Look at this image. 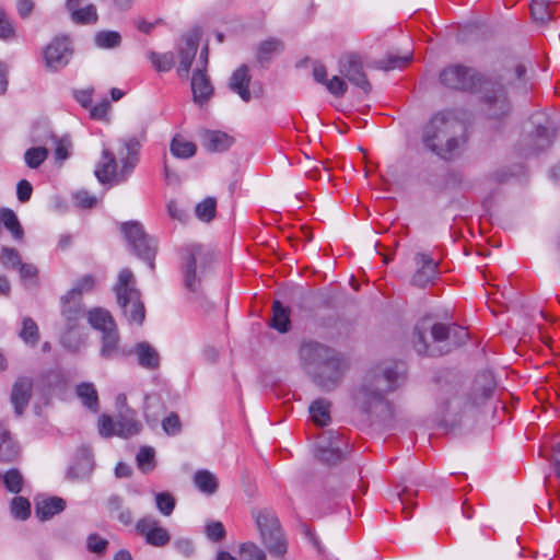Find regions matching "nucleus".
I'll return each mask as SVG.
<instances>
[{"instance_id":"nucleus-11","label":"nucleus","mask_w":560,"mask_h":560,"mask_svg":"<svg viewBox=\"0 0 560 560\" xmlns=\"http://www.w3.org/2000/svg\"><path fill=\"white\" fill-rule=\"evenodd\" d=\"M121 232L135 254L141 259L149 262L151 269L154 268V256L156 242L153 237L144 232L141 223L138 221L125 222L121 224Z\"/></svg>"},{"instance_id":"nucleus-50","label":"nucleus","mask_w":560,"mask_h":560,"mask_svg":"<svg viewBox=\"0 0 560 560\" xmlns=\"http://www.w3.org/2000/svg\"><path fill=\"white\" fill-rule=\"evenodd\" d=\"M171 536L164 527L160 525L151 533H147V544L154 547H164L170 542Z\"/></svg>"},{"instance_id":"nucleus-35","label":"nucleus","mask_w":560,"mask_h":560,"mask_svg":"<svg viewBox=\"0 0 560 560\" xmlns=\"http://www.w3.org/2000/svg\"><path fill=\"white\" fill-rule=\"evenodd\" d=\"M412 60V54H406L404 56L387 54L383 58L375 62V67L381 70L389 71L394 69H400L406 67Z\"/></svg>"},{"instance_id":"nucleus-21","label":"nucleus","mask_w":560,"mask_h":560,"mask_svg":"<svg viewBox=\"0 0 560 560\" xmlns=\"http://www.w3.org/2000/svg\"><path fill=\"white\" fill-rule=\"evenodd\" d=\"M191 91L194 101L198 104L206 103L213 94V86L206 71L197 68L191 78Z\"/></svg>"},{"instance_id":"nucleus-36","label":"nucleus","mask_w":560,"mask_h":560,"mask_svg":"<svg viewBox=\"0 0 560 560\" xmlns=\"http://www.w3.org/2000/svg\"><path fill=\"white\" fill-rule=\"evenodd\" d=\"M71 12V19L75 24H95L98 20L97 11L94 4H88L84 8H67Z\"/></svg>"},{"instance_id":"nucleus-4","label":"nucleus","mask_w":560,"mask_h":560,"mask_svg":"<svg viewBox=\"0 0 560 560\" xmlns=\"http://www.w3.org/2000/svg\"><path fill=\"white\" fill-rule=\"evenodd\" d=\"M304 370L324 389H332L341 380L347 364L332 348L316 341H304L299 351Z\"/></svg>"},{"instance_id":"nucleus-59","label":"nucleus","mask_w":560,"mask_h":560,"mask_svg":"<svg viewBox=\"0 0 560 560\" xmlns=\"http://www.w3.org/2000/svg\"><path fill=\"white\" fill-rule=\"evenodd\" d=\"M14 26L5 15V13L0 10V39H9L14 36Z\"/></svg>"},{"instance_id":"nucleus-3","label":"nucleus","mask_w":560,"mask_h":560,"mask_svg":"<svg viewBox=\"0 0 560 560\" xmlns=\"http://www.w3.org/2000/svg\"><path fill=\"white\" fill-rule=\"evenodd\" d=\"M404 374V365L398 363L372 369L354 394L355 405L386 428H392L395 410L386 397L399 387Z\"/></svg>"},{"instance_id":"nucleus-26","label":"nucleus","mask_w":560,"mask_h":560,"mask_svg":"<svg viewBox=\"0 0 560 560\" xmlns=\"http://www.w3.org/2000/svg\"><path fill=\"white\" fill-rule=\"evenodd\" d=\"M65 508V501L61 498L54 497L38 501L36 503L35 513L39 520L46 521L52 517L54 515L62 512Z\"/></svg>"},{"instance_id":"nucleus-5","label":"nucleus","mask_w":560,"mask_h":560,"mask_svg":"<svg viewBox=\"0 0 560 560\" xmlns=\"http://www.w3.org/2000/svg\"><path fill=\"white\" fill-rule=\"evenodd\" d=\"M422 141L436 155L453 159L466 141L465 126L452 112H440L424 126Z\"/></svg>"},{"instance_id":"nucleus-22","label":"nucleus","mask_w":560,"mask_h":560,"mask_svg":"<svg viewBox=\"0 0 560 560\" xmlns=\"http://www.w3.org/2000/svg\"><path fill=\"white\" fill-rule=\"evenodd\" d=\"M20 455V447L13 441L4 423H0V462H14Z\"/></svg>"},{"instance_id":"nucleus-64","label":"nucleus","mask_w":560,"mask_h":560,"mask_svg":"<svg viewBox=\"0 0 560 560\" xmlns=\"http://www.w3.org/2000/svg\"><path fill=\"white\" fill-rule=\"evenodd\" d=\"M110 104L107 100H103L91 108V117L94 119H104L109 110Z\"/></svg>"},{"instance_id":"nucleus-24","label":"nucleus","mask_w":560,"mask_h":560,"mask_svg":"<svg viewBox=\"0 0 560 560\" xmlns=\"http://www.w3.org/2000/svg\"><path fill=\"white\" fill-rule=\"evenodd\" d=\"M119 334L117 326H113L102 332V346L100 354L103 359L110 360L119 352Z\"/></svg>"},{"instance_id":"nucleus-57","label":"nucleus","mask_w":560,"mask_h":560,"mask_svg":"<svg viewBox=\"0 0 560 560\" xmlns=\"http://www.w3.org/2000/svg\"><path fill=\"white\" fill-rule=\"evenodd\" d=\"M163 430L168 435H175L180 431V421L176 413H171L162 422Z\"/></svg>"},{"instance_id":"nucleus-23","label":"nucleus","mask_w":560,"mask_h":560,"mask_svg":"<svg viewBox=\"0 0 560 560\" xmlns=\"http://www.w3.org/2000/svg\"><path fill=\"white\" fill-rule=\"evenodd\" d=\"M135 354L138 358V363L147 370H156L160 366V354L149 342L137 343Z\"/></svg>"},{"instance_id":"nucleus-18","label":"nucleus","mask_w":560,"mask_h":560,"mask_svg":"<svg viewBox=\"0 0 560 560\" xmlns=\"http://www.w3.org/2000/svg\"><path fill=\"white\" fill-rule=\"evenodd\" d=\"M32 380L28 377H19L12 386L11 402L14 406L16 416H21L28 405L32 397Z\"/></svg>"},{"instance_id":"nucleus-45","label":"nucleus","mask_w":560,"mask_h":560,"mask_svg":"<svg viewBox=\"0 0 560 560\" xmlns=\"http://www.w3.org/2000/svg\"><path fill=\"white\" fill-rule=\"evenodd\" d=\"M48 156V150L44 147L30 148L24 153V161L30 168L39 167Z\"/></svg>"},{"instance_id":"nucleus-8","label":"nucleus","mask_w":560,"mask_h":560,"mask_svg":"<svg viewBox=\"0 0 560 560\" xmlns=\"http://www.w3.org/2000/svg\"><path fill=\"white\" fill-rule=\"evenodd\" d=\"M252 515L260 533L261 541L269 553L275 557L284 556L288 544L275 511L265 508L253 511Z\"/></svg>"},{"instance_id":"nucleus-58","label":"nucleus","mask_w":560,"mask_h":560,"mask_svg":"<svg viewBox=\"0 0 560 560\" xmlns=\"http://www.w3.org/2000/svg\"><path fill=\"white\" fill-rule=\"evenodd\" d=\"M166 208L170 218H172L173 220H177L180 223L186 222L188 214L183 208L179 207V205L175 200L168 201Z\"/></svg>"},{"instance_id":"nucleus-55","label":"nucleus","mask_w":560,"mask_h":560,"mask_svg":"<svg viewBox=\"0 0 560 560\" xmlns=\"http://www.w3.org/2000/svg\"><path fill=\"white\" fill-rule=\"evenodd\" d=\"M159 525V521L153 516H144L137 522L136 530L145 539L147 533L153 532L155 528H158Z\"/></svg>"},{"instance_id":"nucleus-28","label":"nucleus","mask_w":560,"mask_h":560,"mask_svg":"<svg viewBox=\"0 0 560 560\" xmlns=\"http://www.w3.org/2000/svg\"><path fill=\"white\" fill-rule=\"evenodd\" d=\"M233 144V138L222 131H208L205 135V148L210 152H223Z\"/></svg>"},{"instance_id":"nucleus-60","label":"nucleus","mask_w":560,"mask_h":560,"mask_svg":"<svg viewBox=\"0 0 560 560\" xmlns=\"http://www.w3.org/2000/svg\"><path fill=\"white\" fill-rule=\"evenodd\" d=\"M20 277L23 281L35 282L38 270L35 265L28 262H22L18 268Z\"/></svg>"},{"instance_id":"nucleus-31","label":"nucleus","mask_w":560,"mask_h":560,"mask_svg":"<svg viewBox=\"0 0 560 560\" xmlns=\"http://www.w3.org/2000/svg\"><path fill=\"white\" fill-rule=\"evenodd\" d=\"M88 322L90 325L101 332L106 331L113 326H116V323L110 315V313L102 307H95L88 312Z\"/></svg>"},{"instance_id":"nucleus-13","label":"nucleus","mask_w":560,"mask_h":560,"mask_svg":"<svg viewBox=\"0 0 560 560\" xmlns=\"http://www.w3.org/2000/svg\"><path fill=\"white\" fill-rule=\"evenodd\" d=\"M535 127L533 132V151L540 152L548 149L556 137L557 125L546 113H536L532 116Z\"/></svg>"},{"instance_id":"nucleus-40","label":"nucleus","mask_w":560,"mask_h":560,"mask_svg":"<svg viewBox=\"0 0 560 560\" xmlns=\"http://www.w3.org/2000/svg\"><path fill=\"white\" fill-rule=\"evenodd\" d=\"M330 404L325 399H317L310 406L312 420L320 425H327L330 422L329 413Z\"/></svg>"},{"instance_id":"nucleus-2","label":"nucleus","mask_w":560,"mask_h":560,"mask_svg":"<svg viewBox=\"0 0 560 560\" xmlns=\"http://www.w3.org/2000/svg\"><path fill=\"white\" fill-rule=\"evenodd\" d=\"M497 386L490 371L478 373L469 387L459 381H446L441 384L436 395V415L445 425H456L464 416L485 405Z\"/></svg>"},{"instance_id":"nucleus-20","label":"nucleus","mask_w":560,"mask_h":560,"mask_svg":"<svg viewBox=\"0 0 560 560\" xmlns=\"http://www.w3.org/2000/svg\"><path fill=\"white\" fill-rule=\"evenodd\" d=\"M252 77L246 65L237 68L230 78L229 88L244 101L249 102L253 97L249 90Z\"/></svg>"},{"instance_id":"nucleus-7","label":"nucleus","mask_w":560,"mask_h":560,"mask_svg":"<svg viewBox=\"0 0 560 560\" xmlns=\"http://www.w3.org/2000/svg\"><path fill=\"white\" fill-rule=\"evenodd\" d=\"M116 302L129 324L141 325L145 318V308L141 292L137 288L133 272L129 268L121 269L113 287Z\"/></svg>"},{"instance_id":"nucleus-16","label":"nucleus","mask_w":560,"mask_h":560,"mask_svg":"<svg viewBox=\"0 0 560 560\" xmlns=\"http://www.w3.org/2000/svg\"><path fill=\"white\" fill-rule=\"evenodd\" d=\"M342 444L338 433L325 432L317 442V457L328 465H336L345 456Z\"/></svg>"},{"instance_id":"nucleus-1","label":"nucleus","mask_w":560,"mask_h":560,"mask_svg":"<svg viewBox=\"0 0 560 560\" xmlns=\"http://www.w3.org/2000/svg\"><path fill=\"white\" fill-rule=\"evenodd\" d=\"M526 71V65L518 62L501 73L483 79L470 67L451 65L441 71L440 81L444 86L459 91H474L479 86L486 117L490 120L503 121L512 110L509 88L526 91L524 79Z\"/></svg>"},{"instance_id":"nucleus-41","label":"nucleus","mask_w":560,"mask_h":560,"mask_svg":"<svg viewBox=\"0 0 560 560\" xmlns=\"http://www.w3.org/2000/svg\"><path fill=\"white\" fill-rule=\"evenodd\" d=\"M0 479L3 481L4 487L12 493H20L23 487V476L16 468H11L7 471H0Z\"/></svg>"},{"instance_id":"nucleus-19","label":"nucleus","mask_w":560,"mask_h":560,"mask_svg":"<svg viewBox=\"0 0 560 560\" xmlns=\"http://www.w3.org/2000/svg\"><path fill=\"white\" fill-rule=\"evenodd\" d=\"M61 302V316L65 320L66 328L71 331L78 327L79 320L83 317V305L82 301L68 298V295H62L60 299Z\"/></svg>"},{"instance_id":"nucleus-38","label":"nucleus","mask_w":560,"mask_h":560,"mask_svg":"<svg viewBox=\"0 0 560 560\" xmlns=\"http://www.w3.org/2000/svg\"><path fill=\"white\" fill-rule=\"evenodd\" d=\"M273 316L271 319V327L279 332H287L290 328L289 310L284 307L279 301L273 302Z\"/></svg>"},{"instance_id":"nucleus-6","label":"nucleus","mask_w":560,"mask_h":560,"mask_svg":"<svg viewBox=\"0 0 560 560\" xmlns=\"http://www.w3.org/2000/svg\"><path fill=\"white\" fill-rule=\"evenodd\" d=\"M126 154L120 158V170L115 154L109 149H103L102 156L95 168V176L102 184L122 183L131 174L138 163L140 142L131 137L122 141Z\"/></svg>"},{"instance_id":"nucleus-62","label":"nucleus","mask_w":560,"mask_h":560,"mask_svg":"<svg viewBox=\"0 0 560 560\" xmlns=\"http://www.w3.org/2000/svg\"><path fill=\"white\" fill-rule=\"evenodd\" d=\"M32 192H33V187H32V185H31V183L28 180L21 179L18 183L16 195H18V199L21 202L28 201L31 199Z\"/></svg>"},{"instance_id":"nucleus-46","label":"nucleus","mask_w":560,"mask_h":560,"mask_svg":"<svg viewBox=\"0 0 560 560\" xmlns=\"http://www.w3.org/2000/svg\"><path fill=\"white\" fill-rule=\"evenodd\" d=\"M0 264L7 269H18L22 264L20 253L9 246H3L0 253Z\"/></svg>"},{"instance_id":"nucleus-47","label":"nucleus","mask_w":560,"mask_h":560,"mask_svg":"<svg viewBox=\"0 0 560 560\" xmlns=\"http://www.w3.org/2000/svg\"><path fill=\"white\" fill-rule=\"evenodd\" d=\"M217 201L212 197L206 198L196 206V215L201 221L209 222L214 218Z\"/></svg>"},{"instance_id":"nucleus-44","label":"nucleus","mask_w":560,"mask_h":560,"mask_svg":"<svg viewBox=\"0 0 560 560\" xmlns=\"http://www.w3.org/2000/svg\"><path fill=\"white\" fill-rule=\"evenodd\" d=\"M94 40L97 47L110 49L120 45L121 36L116 31H101L95 34Z\"/></svg>"},{"instance_id":"nucleus-39","label":"nucleus","mask_w":560,"mask_h":560,"mask_svg":"<svg viewBox=\"0 0 560 560\" xmlns=\"http://www.w3.org/2000/svg\"><path fill=\"white\" fill-rule=\"evenodd\" d=\"M194 483L197 489L203 493L212 494L217 491L218 481L215 476L209 470H198L194 476Z\"/></svg>"},{"instance_id":"nucleus-10","label":"nucleus","mask_w":560,"mask_h":560,"mask_svg":"<svg viewBox=\"0 0 560 560\" xmlns=\"http://www.w3.org/2000/svg\"><path fill=\"white\" fill-rule=\"evenodd\" d=\"M431 331V338L435 342H443L454 339V342H463L468 334L467 331L456 325H445V324H434L430 326L428 322L424 319L419 323L413 330V345L418 353L420 354H429L434 355L435 351L430 349L427 341V331Z\"/></svg>"},{"instance_id":"nucleus-63","label":"nucleus","mask_w":560,"mask_h":560,"mask_svg":"<svg viewBox=\"0 0 560 560\" xmlns=\"http://www.w3.org/2000/svg\"><path fill=\"white\" fill-rule=\"evenodd\" d=\"M174 547L177 550V552H179L180 555H183L186 558L191 557L195 552V547H194L192 541L187 538L177 539L174 542Z\"/></svg>"},{"instance_id":"nucleus-32","label":"nucleus","mask_w":560,"mask_h":560,"mask_svg":"<svg viewBox=\"0 0 560 560\" xmlns=\"http://www.w3.org/2000/svg\"><path fill=\"white\" fill-rule=\"evenodd\" d=\"M75 393L86 408L92 411H97L98 395L93 383L83 382L78 384Z\"/></svg>"},{"instance_id":"nucleus-15","label":"nucleus","mask_w":560,"mask_h":560,"mask_svg":"<svg viewBox=\"0 0 560 560\" xmlns=\"http://www.w3.org/2000/svg\"><path fill=\"white\" fill-rule=\"evenodd\" d=\"M70 40L67 36L55 37L44 49V60L50 70H59L68 65L71 57Z\"/></svg>"},{"instance_id":"nucleus-48","label":"nucleus","mask_w":560,"mask_h":560,"mask_svg":"<svg viewBox=\"0 0 560 560\" xmlns=\"http://www.w3.org/2000/svg\"><path fill=\"white\" fill-rule=\"evenodd\" d=\"M150 60L158 71H170L174 66V56L172 52H151Z\"/></svg>"},{"instance_id":"nucleus-54","label":"nucleus","mask_w":560,"mask_h":560,"mask_svg":"<svg viewBox=\"0 0 560 560\" xmlns=\"http://www.w3.org/2000/svg\"><path fill=\"white\" fill-rule=\"evenodd\" d=\"M86 546L90 552L102 555L107 549L108 540L96 534H91L88 536Z\"/></svg>"},{"instance_id":"nucleus-12","label":"nucleus","mask_w":560,"mask_h":560,"mask_svg":"<svg viewBox=\"0 0 560 560\" xmlns=\"http://www.w3.org/2000/svg\"><path fill=\"white\" fill-rule=\"evenodd\" d=\"M338 68L339 73L351 84L360 88L364 93L371 91V83L363 69V59L359 54L348 52L341 56L338 61Z\"/></svg>"},{"instance_id":"nucleus-33","label":"nucleus","mask_w":560,"mask_h":560,"mask_svg":"<svg viewBox=\"0 0 560 560\" xmlns=\"http://www.w3.org/2000/svg\"><path fill=\"white\" fill-rule=\"evenodd\" d=\"M170 151L177 159H189L196 154L197 147L194 142L176 135L171 141Z\"/></svg>"},{"instance_id":"nucleus-53","label":"nucleus","mask_w":560,"mask_h":560,"mask_svg":"<svg viewBox=\"0 0 560 560\" xmlns=\"http://www.w3.org/2000/svg\"><path fill=\"white\" fill-rule=\"evenodd\" d=\"M328 92L332 94L334 96L341 97L345 95V93L348 90V85L346 81L340 78L339 75H334L331 79H327L326 83L324 84Z\"/></svg>"},{"instance_id":"nucleus-52","label":"nucleus","mask_w":560,"mask_h":560,"mask_svg":"<svg viewBox=\"0 0 560 560\" xmlns=\"http://www.w3.org/2000/svg\"><path fill=\"white\" fill-rule=\"evenodd\" d=\"M155 503L158 510L165 516H170L175 508L174 498L166 492L158 493L155 495Z\"/></svg>"},{"instance_id":"nucleus-49","label":"nucleus","mask_w":560,"mask_h":560,"mask_svg":"<svg viewBox=\"0 0 560 560\" xmlns=\"http://www.w3.org/2000/svg\"><path fill=\"white\" fill-rule=\"evenodd\" d=\"M11 512L18 520L24 521L31 514V504L23 497H15L11 502Z\"/></svg>"},{"instance_id":"nucleus-9","label":"nucleus","mask_w":560,"mask_h":560,"mask_svg":"<svg viewBox=\"0 0 560 560\" xmlns=\"http://www.w3.org/2000/svg\"><path fill=\"white\" fill-rule=\"evenodd\" d=\"M211 262L210 253L201 245H189L183 250L184 285L192 294L200 293L201 280Z\"/></svg>"},{"instance_id":"nucleus-42","label":"nucleus","mask_w":560,"mask_h":560,"mask_svg":"<svg viewBox=\"0 0 560 560\" xmlns=\"http://www.w3.org/2000/svg\"><path fill=\"white\" fill-rule=\"evenodd\" d=\"M19 336L25 343L35 346L39 340L37 324L31 317H24Z\"/></svg>"},{"instance_id":"nucleus-17","label":"nucleus","mask_w":560,"mask_h":560,"mask_svg":"<svg viewBox=\"0 0 560 560\" xmlns=\"http://www.w3.org/2000/svg\"><path fill=\"white\" fill-rule=\"evenodd\" d=\"M199 39L200 34L197 31H192L183 36L178 45L179 66L177 71L180 78H187L189 74L192 60L197 54Z\"/></svg>"},{"instance_id":"nucleus-37","label":"nucleus","mask_w":560,"mask_h":560,"mask_svg":"<svg viewBox=\"0 0 560 560\" xmlns=\"http://www.w3.org/2000/svg\"><path fill=\"white\" fill-rule=\"evenodd\" d=\"M96 283L97 281L94 276L84 275L73 284L66 295H68V298L82 301V295L92 292L95 289Z\"/></svg>"},{"instance_id":"nucleus-27","label":"nucleus","mask_w":560,"mask_h":560,"mask_svg":"<svg viewBox=\"0 0 560 560\" xmlns=\"http://www.w3.org/2000/svg\"><path fill=\"white\" fill-rule=\"evenodd\" d=\"M141 430V423L136 420L133 411H127L120 415L116 420L115 434L121 438H129L138 434Z\"/></svg>"},{"instance_id":"nucleus-14","label":"nucleus","mask_w":560,"mask_h":560,"mask_svg":"<svg viewBox=\"0 0 560 560\" xmlns=\"http://www.w3.org/2000/svg\"><path fill=\"white\" fill-rule=\"evenodd\" d=\"M416 266L411 277V284L423 289L433 283L439 275V264L428 254L417 253L413 257Z\"/></svg>"},{"instance_id":"nucleus-30","label":"nucleus","mask_w":560,"mask_h":560,"mask_svg":"<svg viewBox=\"0 0 560 560\" xmlns=\"http://www.w3.org/2000/svg\"><path fill=\"white\" fill-rule=\"evenodd\" d=\"M284 49L283 43L278 38H269L261 42L257 48V61L265 66L275 55L280 54Z\"/></svg>"},{"instance_id":"nucleus-34","label":"nucleus","mask_w":560,"mask_h":560,"mask_svg":"<svg viewBox=\"0 0 560 560\" xmlns=\"http://www.w3.org/2000/svg\"><path fill=\"white\" fill-rule=\"evenodd\" d=\"M93 470V460L91 455L84 453L74 465L68 469V478L71 480H81L86 478Z\"/></svg>"},{"instance_id":"nucleus-56","label":"nucleus","mask_w":560,"mask_h":560,"mask_svg":"<svg viewBox=\"0 0 560 560\" xmlns=\"http://www.w3.org/2000/svg\"><path fill=\"white\" fill-rule=\"evenodd\" d=\"M206 534L210 540L220 541L225 537V529L221 522H210L206 526Z\"/></svg>"},{"instance_id":"nucleus-61","label":"nucleus","mask_w":560,"mask_h":560,"mask_svg":"<svg viewBox=\"0 0 560 560\" xmlns=\"http://www.w3.org/2000/svg\"><path fill=\"white\" fill-rule=\"evenodd\" d=\"M100 433L103 436H110L115 434L116 431V421L106 415H103L98 420Z\"/></svg>"},{"instance_id":"nucleus-25","label":"nucleus","mask_w":560,"mask_h":560,"mask_svg":"<svg viewBox=\"0 0 560 560\" xmlns=\"http://www.w3.org/2000/svg\"><path fill=\"white\" fill-rule=\"evenodd\" d=\"M556 13V4L548 0H533L530 3L532 19L540 24H548Z\"/></svg>"},{"instance_id":"nucleus-29","label":"nucleus","mask_w":560,"mask_h":560,"mask_svg":"<svg viewBox=\"0 0 560 560\" xmlns=\"http://www.w3.org/2000/svg\"><path fill=\"white\" fill-rule=\"evenodd\" d=\"M0 222L11 233L13 240L22 242L24 238V230L15 214L10 208L0 209Z\"/></svg>"},{"instance_id":"nucleus-51","label":"nucleus","mask_w":560,"mask_h":560,"mask_svg":"<svg viewBox=\"0 0 560 560\" xmlns=\"http://www.w3.org/2000/svg\"><path fill=\"white\" fill-rule=\"evenodd\" d=\"M240 552L246 560H266L265 551L250 541L242 544Z\"/></svg>"},{"instance_id":"nucleus-43","label":"nucleus","mask_w":560,"mask_h":560,"mask_svg":"<svg viewBox=\"0 0 560 560\" xmlns=\"http://www.w3.org/2000/svg\"><path fill=\"white\" fill-rule=\"evenodd\" d=\"M136 459L139 469L144 474H148L155 468V452L150 446L141 447Z\"/></svg>"}]
</instances>
